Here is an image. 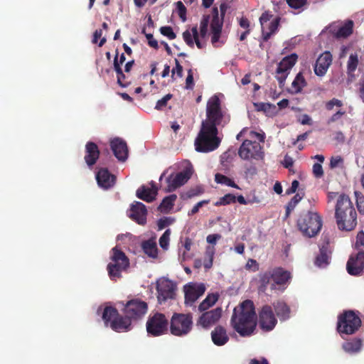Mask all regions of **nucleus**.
Wrapping results in <instances>:
<instances>
[{
  "mask_svg": "<svg viewBox=\"0 0 364 364\" xmlns=\"http://www.w3.org/2000/svg\"><path fill=\"white\" fill-rule=\"evenodd\" d=\"M148 311L146 302L139 299L128 301L124 306V316L119 314L112 306H106L102 313V319L106 326L117 332H125L131 329L132 322L141 319Z\"/></svg>",
  "mask_w": 364,
  "mask_h": 364,
  "instance_id": "obj_1",
  "label": "nucleus"
},
{
  "mask_svg": "<svg viewBox=\"0 0 364 364\" xmlns=\"http://www.w3.org/2000/svg\"><path fill=\"white\" fill-rule=\"evenodd\" d=\"M230 323L234 330L241 336H251L256 327V314L253 302L245 300L239 309H235Z\"/></svg>",
  "mask_w": 364,
  "mask_h": 364,
  "instance_id": "obj_2",
  "label": "nucleus"
},
{
  "mask_svg": "<svg viewBox=\"0 0 364 364\" xmlns=\"http://www.w3.org/2000/svg\"><path fill=\"white\" fill-rule=\"evenodd\" d=\"M335 218L341 230L351 231L357 225V213L348 196L341 194L337 199Z\"/></svg>",
  "mask_w": 364,
  "mask_h": 364,
  "instance_id": "obj_3",
  "label": "nucleus"
},
{
  "mask_svg": "<svg viewBox=\"0 0 364 364\" xmlns=\"http://www.w3.org/2000/svg\"><path fill=\"white\" fill-rule=\"evenodd\" d=\"M322 225L321 216L318 213L313 211L301 213L296 220L298 230L307 237L317 235L321 231Z\"/></svg>",
  "mask_w": 364,
  "mask_h": 364,
  "instance_id": "obj_4",
  "label": "nucleus"
},
{
  "mask_svg": "<svg viewBox=\"0 0 364 364\" xmlns=\"http://www.w3.org/2000/svg\"><path fill=\"white\" fill-rule=\"evenodd\" d=\"M361 325L362 321L358 311L345 310L338 316L336 331L344 339V336L355 333L361 327Z\"/></svg>",
  "mask_w": 364,
  "mask_h": 364,
  "instance_id": "obj_5",
  "label": "nucleus"
},
{
  "mask_svg": "<svg viewBox=\"0 0 364 364\" xmlns=\"http://www.w3.org/2000/svg\"><path fill=\"white\" fill-rule=\"evenodd\" d=\"M218 128L214 127H206L201 126L200 130L195 140L196 150L198 152H210L216 149L220 139L217 136Z\"/></svg>",
  "mask_w": 364,
  "mask_h": 364,
  "instance_id": "obj_6",
  "label": "nucleus"
},
{
  "mask_svg": "<svg viewBox=\"0 0 364 364\" xmlns=\"http://www.w3.org/2000/svg\"><path fill=\"white\" fill-rule=\"evenodd\" d=\"M111 262L107 264L108 275L116 281L122 277V272L129 267V259L125 253L117 246L112 249Z\"/></svg>",
  "mask_w": 364,
  "mask_h": 364,
  "instance_id": "obj_7",
  "label": "nucleus"
},
{
  "mask_svg": "<svg viewBox=\"0 0 364 364\" xmlns=\"http://www.w3.org/2000/svg\"><path fill=\"white\" fill-rule=\"evenodd\" d=\"M170 332L176 336L188 334L193 328V316L191 313H174L169 321Z\"/></svg>",
  "mask_w": 364,
  "mask_h": 364,
  "instance_id": "obj_8",
  "label": "nucleus"
},
{
  "mask_svg": "<svg viewBox=\"0 0 364 364\" xmlns=\"http://www.w3.org/2000/svg\"><path fill=\"white\" fill-rule=\"evenodd\" d=\"M223 117L220 100L215 95L208 101L206 119L202 122L201 126L206 127H210L212 126L217 128L218 126L220 125Z\"/></svg>",
  "mask_w": 364,
  "mask_h": 364,
  "instance_id": "obj_9",
  "label": "nucleus"
},
{
  "mask_svg": "<svg viewBox=\"0 0 364 364\" xmlns=\"http://www.w3.org/2000/svg\"><path fill=\"white\" fill-rule=\"evenodd\" d=\"M169 321L165 314L159 312L150 314L146 323L147 333L157 337L166 334L168 330Z\"/></svg>",
  "mask_w": 364,
  "mask_h": 364,
  "instance_id": "obj_10",
  "label": "nucleus"
},
{
  "mask_svg": "<svg viewBox=\"0 0 364 364\" xmlns=\"http://www.w3.org/2000/svg\"><path fill=\"white\" fill-rule=\"evenodd\" d=\"M238 155L244 160H262L264 156L260 144L256 141L248 139L245 140L240 145L238 149Z\"/></svg>",
  "mask_w": 364,
  "mask_h": 364,
  "instance_id": "obj_11",
  "label": "nucleus"
},
{
  "mask_svg": "<svg viewBox=\"0 0 364 364\" xmlns=\"http://www.w3.org/2000/svg\"><path fill=\"white\" fill-rule=\"evenodd\" d=\"M191 168H186L183 171L170 174L166 179L167 186L164 191L171 193L184 185L192 176Z\"/></svg>",
  "mask_w": 364,
  "mask_h": 364,
  "instance_id": "obj_12",
  "label": "nucleus"
},
{
  "mask_svg": "<svg viewBox=\"0 0 364 364\" xmlns=\"http://www.w3.org/2000/svg\"><path fill=\"white\" fill-rule=\"evenodd\" d=\"M270 271L273 281L271 284V289L284 291L291 279V272L282 267H275Z\"/></svg>",
  "mask_w": 364,
  "mask_h": 364,
  "instance_id": "obj_13",
  "label": "nucleus"
},
{
  "mask_svg": "<svg viewBox=\"0 0 364 364\" xmlns=\"http://www.w3.org/2000/svg\"><path fill=\"white\" fill-rule=\"evenodd\" d=\"M277 323L272 308L269 305H264L259 313V327L265 331H272Z\"/></svg>",
  "mask_w": 364,
  "mask_h": 364,
  "instance_id": "obj_14",
  "label": "nucleus"
},
{
  "mask_svg": "<svg viewBox=\"0 0 364 364\" xmlns=\"http://www.w3.org/2000/svg\"><path fill=\"white\" fill-rule=\"evenodd\" d=\"M176 287L168 279L161 278L156 282L157 299L159 303L173 299Z\"/></svg>",
  "mask_w": 364,
  "mask_h": 364,
  "instance_id": "obj_15",
  "label": "nucleus"
},
{
  "mask_svg": "<svg viewBox=\"0 0 364 364\" xmlns=\"http://www.w3.org/2000/svg\"><path fill=\"white\" fill-rule=\"evenodd\" d=\"M205 289L203 283L190 282L186 284L184 287L186 305L192 306L205 293Z\"/></svg>",
  "mask_w": 364,
  "mask_h": 364,
  "instance_id": "obj_16",
  "label": "nucleus"
},
{
  "mask_svg": "<svg viewBox=\"0 0 364 364\" xmlns=\"http://www.w3.org/2000/svg\"><path fill=\"white\" fill-rule=\"evenodd\" d=\"M222 309L217 307L213 310L203 312L197 320V325L208 329L218 323L222 316Z\"/></svg>",
  "mask_w": 364,
  "mask_h": 364,
  "instance_id": "obj_17",
  "label": "nucleus"
},
{
  "mask_svg": "<svg viewBox=\"0 0 364 364\" xmlns=\"http://www.w3.org/2000/svg\"><path fill=\"white\" fill-rule=\"evenodd\" d=\"M364 269V251L359 250L355 255H352L349 257L346 269L349 274L358 276Z\"/></svg>",
  "mask_w": 364,
  "mask_h": 364,
  "instance_id": "obj_18",
  "label": "nucleus"
},
{
  "mask_svg": "<svg viewBox=\"0 0 364 364\" xmlns=\"http://www.w3.org/2000/svg\"><path fill=\"white\" fill-rule=\"evenodd\" d=\"M333 60V57L329 51H325L321 53L316 59L314 65L315 75L318 77H323L327 73Z\"/></svg>",
  "mask_w": 364,
  "mask_h": 364,
  "instance_id": "obj_19",
  "label": "nucleus"
},
{
  "mask_svg": "<svg viewBox=\"0 0 364 364\" xmlns=\"http://www.w3.org/2000/svg\"><path fill=\"white\" fill-rule=\"evenodd\" d=\"M147 210L144 204L135 201L132 204L129 217L136 223L144 225L146 223Z\"/></svg>",
  "mask_w": 364,
  "mask_h": 364,
  "instance_id": "obj_20",
  "label": "nucleus"
},
{
  "mask_svg": "<svg viewBox=\"0 0 364 364\" xmlns=\"http://www.w3.org/2000/svg\"><path fill=\"white\" fill-rule=\"evenodd\" d=\"M110 146L115 157L120 161H125L128 157L127 143L120 138H114L110 141Z\"/></svg>",
  "mask_w": 364,
  "mask_h": 364,
  "instance_id": "obj_21",
  "label": "nucleus"
},
{
  "mask_svg": "<svg viewBox=\"0 0 364 364\" xmlns=\"http://www.w3.org/2000/svg\"><path fill=\"white\" fill-rule=\"evenodd\" d=\"M96 179L98 185L105 188L108 189L112 187L116 181V177L110 173L107 168H100L97 174Z\"/></svg>",
  "mask_w": 364,
  "mask_h": 364,
  "instance_id": "obj_22",
  "label": "nucleus"
},
{
  "mask_svg": "<svg viewBox=\"0 0 364 364\" xmlns=\"http://www.w3.org/2000/svg\"><path fill=\"white\" fill-rule=\"evenodd\" d=\"M100 150L97 145L92 142L88 141L85 145V161L88 166L95 165L99 159Z\"/></svg>",
  "mask_w": 364,
  "mask_h": 364,
  "instance_id": "obj_23",
  "label": "nucleus"
},
{
  "mask_svg": "<svg viewBox=\"0 0 364 364\" xmlns=\"http://www.w3.org/2000/svg\"><path fill=\"white\" fill-rule=\"evenodd\" d=\"M118 50H116V55L114 59V70L117 73V82L121 87H126L127 83L124 82L126 76L124 74L121 65L124 63L126 58L124 53H122L118 58Z\"/></svg>",
  "mask_w": 364,
  "mask_h": 364,
  "instance_id": "obj_24",
  "label": "nucleus"
},
{
  "mask_svg": "<svg viewBox=\"0 0 364 364\" xmlns=\"http://www.w3.org/2000/svg\"><path fill=\"white\" fill-rule=\"evenodd\" d=\"M213 343L218 346L225 345L229 341V336L225 327L217 326L211 332Z\"/></svg>",
  "mask_w": 364,
  "mask_h": 364,
  "instance_id": "obj_25",
  "label": "nucleus"
},
{
  "mask_svg": "<svg viewBox=\"0 0 364 364\" xmlns=\"http://www.w3.org/2000/svg\"><path fill=\"white\" fill-rule=\"evenodd\" d=\"M363 340L360 338H353L346 340L342 344V349L348 354H356L360 352L363 348Z\"/></svg>",
  "mask_w": 364,
  "mask_h": 364,
  "instance_id": "obj_26",
  "label": "nucleus"
},
{
  "mask_svg": "<svg viewBox=\"0 0 364 364\" xmlns=\"http://www.w3.org/2000/svg\"><path fill=\"white\" fill-rule=\"evenodd\" d=\"M273 306L280 321H286L290 318V308L284 301H277L273 304Z\"/></svg>",
  "mask_w": 364,
  "mask_h": 364,
  "instance_id": "obj_27",
  "label": "nucleus"
},
{
  "mask_svg": "<svg viewBox=\"0 0 364 364\" xmlns=\"http://www.w3.org/2000/svg\"><path fill=\"white\" fill-rule=\"evenodd\" d=\"M157 194L156 190H152L151 188L145 186L139 187L136 193L137 198L143 200L147 203H151L155 200Z\"/></svg>",
  "mask_w": 364,
  "mask_h": 364,
  "instance_id": "obj_28",
  "label": "nucleus"
},
{
  "mask_svg": "<svg viewBox=\"0 0 364 364\" xmlns=\"http://www.w3.org/2000/svg\"><path fill=\"white\" fill-rule=\"evenodd\" d=\"M358 56L357 53H352L350 55L348 63H347V75L348 81L353 82L355 78V71L356 70L358 65Z\"/></svg>",
  "mask_w": 364,
  "mask_h": 364,
  "instance_id": "obj_29",
  "label": "nucleus"
},
{
  "mask_svg": "<svg viewBox=\"0 0 364 364\" xmlns=\"http://www.w3.org/2000/svg\"><path fill=\"white\" fill-rule=\"evenodd\" d=\"M144 252L149 257L155 259L158 257L156 242L153 239L144 240L141 242Z\"/></svg>",
  "mask_w": 364,
  "mask_h": 364,
  "instance_id": "obj_30",
  "label": "nucleus"
},
{
  "mask_svg": "<svg viewBox=\"0 0 364 364\" xmlns=\"http://www.w3.org/2000/svg\"><path fill=\"white\" fill-rule=\"evenodd\" d=\"M298 55L296 53H291L284 57L278 64L277 68L279 70L287 71L289 73L292 67L296 64Z\"/></svg>",
  "mask_w": 364,
  "mask_h": 364,
  "instance_id": "obj_31",
  "label": "nucleus"
},
{
  "mask_svg": "<svg viewBox=\"0 0 364 364\" xmlns=\"http://www.w3.org/2000/svg\"><path fill=\"white\" fill-rule=\"evenodd\" d=\"M177 199L176 194H171L166 196L158 207V210L164 213H168L173 208L174 203Z\"/></svg>",
  "mask_w": 364,
  "mask_h": 364,
  "instance_id": "obj_32",
  "label": "nucleus"
},
{
  "mask_svg": "<svg viewBox=\"0 0 364 364\" xmlns=\"http://www.w3.org/2000/svg\"><path fill=\"white\" fill-rule=\"evenodd\" d=\"M219 299L218 293L208 294L206 298L199 304L198 311L203 312L214 306Z\"/></svg>",
  "mask_w": 364,
  "mask_h": 364,
  "instance_id": "obj_33",
  "label": "nucleus"
},
{
  "mask_svg": "<svg viewBox=\"0 0 364 364\" xmlns=\"http://www.w3.org/2000/svg\"><path fill=\"white\" fill-rule=\"evenodd\" d=\"M353 29V21L352 20H348L337 30V31L335 33V36L337 38H346L352 34Z\"/></svg>",
  "mask_w": 364,
  "mask_h": 364,
  "instance_id": "obj_34",
  "label": "nucleus"
},
{
  "mask_svg": "<svg viewBox=\"0 0 364 364\" xmlns=\"http://www.w3.org/2000/svg\"><path fill=\"white\" fill-rule=\"evenodd\" d=\"M223 23V17L219 18L217 8L213 9V18L210 23L211 32H221Z\"/></svg>",
  "mask_w": 364,
  "mask_h": 364,
  "instance_id": "obj_35",
  "label": "nucleus"
},
{
  "mask_svg": "<svg viewBox=\"0 0 364 364\" xmlns=\"http://www.w3.org/2000/svg\"><path fill=\"white\" fill-rule=\"evenodd\" d=\"M330 257L327 254L326 249L322 247L320 249V253L315 259V264L319 267H324L329 264Z\"/></svg>",
  "mask_w": 364,
  "mask_h": 364,
  "instance_id": "obj_36",
  "label": "nucleus"
},
{
  "mask_svg": "<svg viewBox=\"0 0 364 364\" xmlns=\"http://www.w3.org/2000/svg\"><path fill=\"white\" fill-rule=\"evenodd\" d=\"M306 85V82L301 73H299L291 83L293 92L299 93Z\"/></svg>",
  "mask_w": 364,
  "mask_h": 364,
  "instance_id": "obj_37",
  "label": "nucleus"
},
{
  "mask_svg": "<svg viewBox=\"0 0 364 364\" xmlns=\"http://www.w3.org/2000/svg\"><path fill=\"white\" fill-rule=\"evenodd\" d=\"M304 193H297L287 203L286 206V217H289L291 213L294 210L297 204L303 198Z\"/></svg>",
  "mask_w": 364,
  "mask_h": 364,
  "instance_id": "obj_38",
  "label": "nucleus"
},
{
  "mask_svg": "<svg viewBox=\"0 0 364 364\" xmlns=\"http://www.w3.org/2000/svg\"><path fill=\"white\" fill-rule=\"evenodd\" d=\"M259 291H265L268 284L270 283V281L272 280V276L271 274V271L265 272L262 274H259Z\"/></svg>",
  "mask_w": 364,
  "mask_h": 364,
  "instance_id": "obj_39",
  "label": "nucleus"
},
{
  "mask_svg": "<svg viewBox=\"0 0 364 364\" xmlns=\"http://www.w3.org/2000/svg\"><path fill=\"white\" fill-rule=\"evenodd\" d=\"M215 181L218 183L225 184L228 186L239 189V186L231 178L221 173H216L215 175Z\"/></svg>",
  "mask_w": 364,
  "mask_h": 364,
  "instance_id": "obj_40",
  "label": "nucleus"
},
{
  "mask_svg": "<svg viewBox=\"0 0 364 364\" xmlns=\"http://www.w3.org/2000/svg\"><path fill=\"white\" fill-rule=\"evenodd\" d=\"M235 201L236 196L232 193H228L221 197L219 200L216 202L215 205H225L230 203H234Z\"/></svg>",
  "mask_w": 364,
  "mask_h": 364,
  "instance_id": "obj_41",
  "label": "nucleus"
},
{
  "mask_svg": "<svg viewBox=\"0 0 364 364\" xmlns=\"http://www.w3.org/2000/svg\"><path fill=\"white\" fill-rule=\"evenodd\" d=\"M210 22V16L204 15L200 21V35L204 38L208 33V27Z\"/></svg>",
  "mask_w": 364,
  "mask_h": 364,
  "instance_id": "obj_42",
  "label": "nucleus"
},
{
  "mask_svg": "<svg viewBox=\"0 0 364 364\" xmlns=\"http://www.w3.org/2000/svg\"><path fill=\"white\" fill-rule=\"evenodd\" d=\"M171 230L167 229L159 238V245L161 248L166 250L168 247Z\"/></svg>",
  "mask_w": 364,
  "mask_h": 364,
  "instance_id": "obj_43",
  "label": "nucleus"
},
{
  "mask_svg": "<svg viewBox=\"0 0 364 364\" xmlns=\"http://www.w3.org/2000/svg\"><path fill=\"white\" fill-rule=\"evenodd\" d=\"M289 73L287 71L279 70V68H277L276 71V78L278 80L279 86L280 88H283L285 85L286 79Z\"/></svg>",
  "mask_w": 364,
  "mask_h": 364,
  "instance_id": "obj_44",
  "label": "nucleus"
},
{
  "mask_svg": "<svg viewBox=\"0 0 364 364\" xmlns=\"http://www.w3.org/2000/svg\"><path fill=\"white\" fill-rule=\"evenodd\" d=\"M357 208L360 213L364 214V196L359 191H355Z\"/></svg>",
  "mask_w": 364,
  "mask_h": 364,
  "instance_id": "obj_45",
  "label": "nucleus"
},
{
  "mask_svg": "<svg viewBox=\"0 0 364 364\" xmlns=\"http://www.w3.org/2000/svg\"><path fill=\"white\" fill-rule=\"evenodd\" d=\"M235 156V153L233 151L228 150L224 152L221 156V162L223 165L230 164Z\"/></svg>",
  "mask_w": 364,
  "mask_h": 364,
  "instance_id": "obj_46",
  "label": "nucleus"
},
{
  "mask_svg": "<svg viewBox=\"0 0 364 364\" xmlns=\"http://www.w3.org/2000/svg\"><path fill=\"white\" fill-rule=\"evenodd\" d=\"M160 32L163 36H166L170 40H173L176 38V35L171 26H167L161 27Z\"/></svg>",
  "mask_w": 364,
  "mask_h": 364,
  "instance_id": "obj_47",
  "label": "nucleus"
},
{
  "mask_svg": "<svg viewBox=\"0 0 364 364\" xmlns=\"http://www.w3.org/2000/svg\"><path fill=\"white\" fill-rule=\"evenodd\" d=\"M343 105V102L337 98H333L326 103V109L328 111L333 109L334 107H341Z\"/></svg>",
  "mask_w": 364,
  "mask_h": 364,
  "instance_id": "obj_48",
  "label": "nucleus"
},
{
  "mask_svg": "<svg viewBox=\"0 0 364 364\" xmlns=\"http://www.w3.org/2000/svg\"><path fill=\"white\" fill-rule=\"evenodd\" d=\"M172 96L171 94H167L161 100H159L156 104L155 109L158 110L163 109L167 105L168 101L171 99Z\"/></svg>",
  "mask_w": 364,
  "mask_h": 364,
  "instance_id": "obj_49",
  "label": "nucleus"
},
{
  "mask_svg": "<svg viewBox=\"0 0 364 364\" xmlns=\"http://www.w3.org/2000/svg\"><path fill=\"white\" fill-rule=\"evenodd\" d=\"M176 8L178 11V14L180 17V18L182 20V21H186V8L183 5V4L179 1L176 3Z\"/></svg>",
  "mask_w": 364,
  "mask_h": 364,
  "instance_id": "obj_50",
  "label": "nucleus"
},
{
  "mask_svg": "<svg viewBox=\"0 0 364 364\" xmlns=\"http://www.w3.org/2000/svg\"><path fill=\"white\" fill-rule=\"evenodd\" d=\"M175 61V64H176V67L172 69L171 70V78L174 80H175V77H174V75H175V73H176L177 76L178 77H181L183 76V67L182 65L180 64L179 61L178 59H175L174 60Z\"/></svg>",
  "mask_w": 364,
  "mask_h": 364,
  "instance_id": "obj_51",
  "label": "nucleus"
},
{
  "mask_svg": "<svg viewBox=\"0 0 364 364\" xmlns=\"http://www.w3.org/2000/svg\"><path fill=\"white\" fill-rule=\"evenodd\" d=\"M346 112L343 109L338 110L336 113H334L330 118L327 120V124H331L336 122H338L343 115H345Z\"/></svg>",
  "mask_w": 364,
  "mask_h": 364,
  "instance_id": "obj_52",
  "label": "nucleus"
},
{
  "mask_svg": "<svg viewBox=\"0 0 364 364\" xmlns=\"http://www.w3.org/2000/svg\"><path fill=\"white\" fill-rule=\"evenodd\" d=\"M174 221V219L170 217H164L159 220L158 221V227L159 230H162L166 227L172 224Z\"/></svg>",
  "mask_w": 364,
  "mask_h": 364,
  "instance_id": "obj_53",
  "label": "nucleus"
},
{
  "mask_svg": "<svg viewBox=\"0 0 364 364\" xmlns=\"http://www.w3.org/2000/svg\"><path fill=\"white\" fill-rule=\"evenodd\" d=\"M206 254L209 257V260L204 263V267L205 269H210L213 265V258L214 255V247H208L206 249Z\"/></svg>",
  "mask_w": 364,
  "mask_h": 364,
  "instance_id": "obj_54",
  "label": "nucleus"
},
{
  "mask_svg": "<svg viewBox=\"0 0 364 364\" xmlns=\"http://www.w3.org/2000/svg\"><path fill=\"white\" fill-rule=\"evenodd\" d=\"M364 246V232L360 231L356 236V241L355 243V248L356 250H361L360 248Z\"/></svg>",
  "mask_w": 364,
  "mask_h": 364,
  "instance_id": "obj_55",
  "label": "nucleus"
},
{
  "mask_svg": "<svg viewBox=\"0 0 364 364\" xmlns=\"http://www.w3.org/2000/svg\"><path fill=\"white\" fill-rule=\"evenodd\" d=\"M183 38L184 41L188 46L193 48L194 39H193V38L191 35V33L188 30H186L183 33Z\"/></svg>",
  "mask_w": 364,
  "mask_h": 364,
  "instance_id": "obj_56",
  "label": "nucleus"
},
{
  "mask_svg": "<svg viewBox=\"0 0 364 364\" xmlns=\"http://www.w3.org/2000/svg\"><path fill=\"white\" fill-rule=\"evenodd\" d=\"M279 21H280V18L279 17H277L275 19H274L272 21L270 22L269 27H268L269 32H270V33H272L274 35L277 32L279 25Z\"/></svg>",
  "mask_w": 364,
  "mask_h": 364,
  "instance_id": "obj_57",
  "label": "nucleus"
},
{
  "mask_svg": "<svg viewBox=\"0 0 364 364\" xmlns=\"http://www.w3.org/2000/svg\"><path fill=\"white\" fill-rule=\"evenodd\" d=\"M194 86L193 73L191 69L188 70V75L186 80V88L193 89Z\"/></svg>",
  "mask_w": 364,
  "mask_h": 364,
  "instance_id": "obj_58",
  "label": "nucleus"
},
{
  "mask_svg": "<svg viewBox=\"0 0 364 364\" xmlns=\"http://www.w3.org/2000/svg\"><path fill=\"white\" fill-rule=\"evenodd\" d=\"M306 2V0H287L288 5L295 9H300Z\"/></svg>",
  "mask_w": 364,
  "mask_h": 364,
  "instance_id": "obj_59",
  "label": "nucleus"
},
{
  "mask_svg": "<svg viewBox=\"0 0 364 364\" xmlns=\"http://www.w3.org/2000/svg\"><path fill=\"white\" fill-rule=\"evenodd\" d=\"M313 173L316 178H321L323 176V171L321 164L316 163L313 165Z\"/></svg>",
  "mask_w": 364,
  "mask_h": 364,
  "instance_id": "obj_60",
  "label": "nucleus"
},
{
  "mask_svg": "<svg viewBox=\"0 0 364 364\" xmlns=\"http://www.w3.org/2000/svg\"><path fill=\"white\" fill-rule=\"evenodd\" d=\"M343 159L341 156H333L330 160V167L334 168L343 164Z\"/></svg>",
  "mask_w": 364,
  "mask_h": 364,
  "instance_id": "obj_61",
  "label": "nucleus"
},
{
  "mask_svg": "<svg viewBox=\"0 0 364 364\" xmlns=\"http://www.w3.org/2000/svg\"><path fill=\"white\" fill-rule=\"evenodd\" d=\"M208 200H201L197 203L193 208L189 211L188 215H193L197 213L199 211L200 208H201L204 204H208Z\"/></svg>",
  "mask_w": 364,
  "mask_h": 364,
  "instance_id": "obj_62",
  "label": "nucleus"
},
{
  "mask_svg": "<svg viewBox=\"0 0 364 364\" xmlns=\"http://www.w3.org/2000/svg\"><path fill=\"white\" fill-rule=\"evenodd\" d=\"M146 37L148 40V44L150 47L154 48L155 49L159 48L158 42L154 38V36L151 33L146 34Z\"/></svg>",
  "mask_w": 364,
  "mask_h": 364,
  "instance_id": "obj_63",
  "label": "nucleus"
},
{
  "mask_svg": "<svg viewBox=\"0 0 364 364\" xmlns=\"http://www.w3.org/2000/svg\"><path fill=\"white\" fill-rule=\"evenodd\" d=\"M272 17V15L268 11H265L259 17V23L262 26V28L264 27V24L269 21Z\"/></svg>",
  "mask_w": 364,
  "mask_h": 364,
  "instance_id": "obj_64",
  "label": "nucleus"
}]
</instances>
